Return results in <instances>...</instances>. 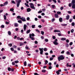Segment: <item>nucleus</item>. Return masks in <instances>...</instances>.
<instances>
[{
	"label": "nucleus",
	"mask_w": 75,
	"mask_h": 75,
	"mask_svg": "<svg viewBox=\"0 0 75 75\" xmlns=\"http://www.w3.org/2000/svg\"><path fill=\"white\" fill-rule=\"evenodd\" d=\"M72 8L74 9L75 8V0H72L71 1Z\"/></svg>",
	"instance_id": "1"
},
{
	"label": "nucleus",
	"mask_w": 75,
	"mask_h": 75,
	"mask_svg": "<svg viewBox=\"0 0 75 75\" xmlns=\"http://www.w3.org/2000/svg\"><path fill=\"white\" fill-rule=\"evenodd\" d=\"M64 58H65V57L62 55H60V56H59L58 57V59L59 61H60L61 60H63V59H64Z\"/></svg>",
	"instance_id": "2"
},
{
	"label": "nucleus",
	"mask_w": 75,
	"mask_h": 75,
	"mask_svg": "<svg viewBox=\"0 0 75 75\" xmlns=\"http://www.w3.org/2000/svg\"><path fill=\"white\" fill-rule=\"evenodd\" d=\"M15 1L17 2V7H19V6H20V3L21 2V0H16Z\"/></svg>",
	"instance_id": "3"
},
{
	"label": "nucleus",
	"mask_w": 75,
	"mask_h": 75,
	"mask_svg": "<svg viewBox=\"0 0 75 75\" xmlns=\"http://www.w3.org/2000/svg\"><path fill=\"white\" fill-rule=\"evenodd\" d=\"M29 5H30V8H31L33 9V10H35V7H34V5L33 3H30Z\"/></svg>",
	"instance_id": "4"
},
{
	"label": "nucleus",
	"mask_w": 75,
	"mask_h": 75,
	"mask_svg": "<svg viewBox=\"0 0 75 75\" xmlns=\"http://www.w3.org/2000/svg\"><path fill=\"white\" fill-rule=\"evenodd\" d=\"M39 50L40 51V54H41V55H42V54H43V48H39Z\"/></svg>",
	"instance_id": "5"
},
{
	"label": "nucleus",
	"mask_w": 75,
	"mask_h": 75,
	"mask_svg": "<svg viewBox=\"0 0 75 75\" xmlns=\"http://www.w3.org/2000/svg\"><path fill=\"white\" fill-rule=\"evenodd\" d=\"M25 19V18L23 17H22V18H20V20H21L23 21H25L26 20Z\"/></svg>",
	"instance_id": "6"
},
{
	"label": "nucleus",
	"mask_w": 75,
	"mask_h": 75,
	"mask_svg": "<svg viewBox=\"0 0 75 75\" xmlns=\"http://www.w3.org/2000/svg\"><path fill=\"white\" fill-rule=\"evenodd\" d=\"M26 28H27V26L26 24H24L23 26V29L24 31H25L26 30Z\"/></svg>",
	"instance_id": "7"
},
{
	"label": "nucleus",
	"mask_w": 75,
	"mask_h": 75,
	"mask_svg": "<svg viewBox=\"0 0 75 75\" xmlns=\"http://www.w3.org/2000/svg\"><path fill=\"white\" fill-rule=\"evenodd\" d=\"M29 37L30 38H31L32 40H34V37H31V34H30L29 35Z\"/></svg>",
	"instance_id": "8"
},
{
	"label": "nucleus",
	"mask_w": 75,
	"mask_h": 75,
	"mask_svg": "<svg viewBox=\"0 0 75 75\" xmlns=\"http://www.w3.org/2000/svg\"><path fill=\"white\" fill-rule=\"evenodd\" d=\"M53 44L54 45H58V43L56 42H54Z\"/></svg>",
	"instance_id": "9"
},
{
	"label": "nucleus",
	"mask_w": 75,
	"mask_h": 75,
	"mask_svg": "<svg viewBox=\"0 0 75 75\" xmlns=\"http://www.w3.org/2000/svg\"><path fill=\"white\" fill-rule=\"evenodd\" d=\"M54 33H58V32H60L61 33L60 30H54Z\"/></svg>",
	"instance_id": "10"
},
{
	"label": "nucleus",
	"mask_w": 75,
	"mask_h": 75,
	"mask_svg": "<svg viewBox=\"0 0 75 75\" xmlns=\"http://www.w3.org/2000/svg\"><path fill=\"white\" fill-rule=\"evenodd\" d=\"M7 4H8V1H6L4 3V5L5 6L7 5Z\"/></svg>",
	"instance_id": "11"
},
{
	"label": "nucleus",
	"mask_w": 75,
	"mask_h": 75,
	"mask_svg": "<svg viewBox=\"0 0 75 75\" xmlns=\"http://www.w3.org/2000/svg\"><path fill=\"white\" fill-rule=\"evenodd\" d=\"M54 16L55 18H58L59 17L57 13L55 14Z\"/></svg>",
	"instance_id": "12"
},
{
	"label": "nucleus",
	"mask_w": 75,
	"mask_h": 75,
	"mask_svg": "<svg viewBox=\"0 0 75 75\" xmlns=\"http://www.w3.org/2000/svg\"><path fill=\"white\" fill-rule=\"evenodd\" d=\"M14 25L15 27H18V23H14Z\"/></svg>",
	"instance_id": "13"
},
{
	"label": "nucleus",
	"mask_w": 75,
	"mask_h": 75,
	"mask_svg": "<svg viewBox=\"0 0 75 75\" xmlns=\"http://www.w3.org/2000/svg\"><path fill=\"white\" fill-rule=\"evenodd\" d=\"M66 19L67 20H69V15H67L66 16Z\"/></svg>",
	"instance_id": "14"
},
{
	"label": "nucleus",
	"mask_w": 75,
	"mask_h": 75,
	"mask_svg": "<svg viewBox=\"0 0 75 75\" xmlns=\"http://www.w3.org/2000/svg\"><path fill=\"white\" fill-rule=\"evenodd\" d=\"M27 12H30L31 11V9L30 8H28L27 9Z\"/></svg>",
	"instance_id": "15"
},
{
	"label": "nucleus",
	"mask_w": 75,
	"mask_h": 75,
	"mask_svg": "<svg viewBox=\"0 0 75 75\" xmlns=\"http://www.w3.org/2000/svg\"><path fill=\"white\" fill-rule=\"evenodd\" d=\"M60 22H62V18H60L59 19Z\"/></svg>",
	"instance_id": "16"
},
{
	"label": "nucleus",
	"mask_w": 75,
	"mask_h": 75,
	"mask_svg": "<svg viewBox=\"0 0 75 75\" xmlns=\"http://www.w3.org/2000/svg\"><path fill=\"white\" fill-rule=\"evenodd\" d=\"M61 40H62V41H65V40H66V38H61Z\"/></svg>",
	"instance_id": "17"
},
{
	"label": "nucleus",
	"mask_w": 75,
	"mask_h": 75,
	"mask_svg": "<svg viewBox=\"0 0 75 75\" xmlns=\"http://www.w3.org/2000/svg\"><path fill=\"white\" fill-rule=\"evenodd\" d=\"M61 25L62 26L65 27V26H67V24H62Z\"/></svg>",
	"instance_id": "18"
},
{
	"label": "nucleus",
	"mask_w": 75,
	"mask_h": 75,
	"mask_svg": "<svg viewBox=\"0 0 75 75\" xmlns=\"http://www.w3.org/2000/svg\"><path fill=\"white\" fill-rule=\"evenodd\" d=\"M48 63V62L47 60H46L45 61V65H47V64Z\"/></svg>",
	"instance_id": "19"
},
{
	"label": "nucleus",
	"mask_w": 75,
	"mask_h": 75,
	"mask_svg": "<svg viewBox=\"0 0 75 75\" xmlns=\"http://www.w3.org/2000/svg\"><path fill=\"white\" fill-rule=\"evenodd\" d=\"M24 65L25 66H27V62L26 61L24 62Z\"/></svg>",
	"instance_id": "20"
},
{
	"label": "nucleus",
	"mask_w": 75,
	"mask_h": 75,
	"mask_svg": "<svg viewBox=\"0 0 75 75\" xmlns=\"http://www.w3.org/2000/svg\"><path fill=\"white\" fill-rule=\"evenodd\" d=\"M10 11H13V12H14V8H11L10 10Z\"/></svg>",
	"instance_id": "21"
},
{
	"label": "nucleus",
	"mask_w": 75,
	"mask_h": 75,
	"mask_svg": "<svg viewBox=\"0 0 75 75\" xmlns=\"http://www.w3.org/2000/svg\"><path fill=\"white\" fill-rule=\"evenodd\" d=\"M8 34L9 35H11V32H10V31H8Z\"/></svg>",
	"instance_id": "22"
},
{
	"label": "nucleus",
	"mask_w": 75,
	"mask_h": 75,
	"mask_svg": "<svg viewBox=\"0 0 75 75\" xmlns=\"http://www.w3.org/2000/svg\"><path fill=\"white\" fill-rule=\"evenodd\" d=\"M25 6H26L27 7H29V5H28V4H27L26 3H25Z\"/></svg>",
	"instance_id": "23"
},
{
	"label": "nucleus",
	"mask_w": 75,
	"mask_h": 75,
	"mask_svg": "<svg viewBox=\"0 0 75 75\" xmlns=\"http://www.w3.org/2000/svg\"><path fill=\"white\" fill-rule=\"evenodd\" d=\"M30 32V30H28L26 32L27 34H28Z\"/></svg>",
	"instance_id": "24"
},
{
	"label": "nucleus",
	"mask_w": 75,
	"mask_h": 75,
	"mask_svg": "<svg viewBox=\"0 0 75 75\" xmlns=\"http://www.w3.org/2000/svg\"><path fill=\"white\" fill-rule=\"evenodd\" d=\"M8 71H11V67H8Z\"/></svg>",
	"instance_id": "25"
},
{
	"label": "nucleus",
	"mask_w": 75,
	"mask_h": 75,
	"mask_svg": "<svg viewBox=\"0 0 75 75\" xmlns=\"http://www.w3.org/2000/svg\"><path fill=\"white\" fill-rule=\"evenodd\" d=\"M4 19L5 20H6V19L7 17H6V15H4Z\"/></svg>",
	"instance_id": "26"
},
{
	"label": "nucleus",
	"mask_w": 75,
	"mask_h": 75,
	"mask_svg": "<svg viewBox=\"0 0 75 75\" xmlns=\"http://www.w3.org/2000/svg\"><path fill=\"white\" fill-rule=\"evenodd\" d=\"M11 71H12V72H13L14 71V68H12L11 69Z\"/></svg>",
	"instance_id": "27"
},
{
	"label": "nucleus",
	"mask_w": 75,
	"mask_h": 75,
	"mask_svg": "<svg viewBox=\"0 0 75 75\" xmlns=\"http://www.w3.org/2000/svg\"><path fill=\"white\" fill-rule=\"evenodd\" d=\"M17 18L18 19H19V18H20H20H21V16H17Z\"/></svg>",
	"instance_id": "28"
},
{
	"label": "nucleus",
	"mask_w": 75,
	"mask_h": 75,
	"mask_svg": "<svg viewBox=\"0 0 75 75\" xmlns=\"http://www.w3.org/2000/svg\"><path fill=\"white\" fill-rule=\"evenodd\" d=\"M42 72H46V70L45 69H43L42 70Z\"/></svg>",
	"instance_id": "29"
},
{
	"label": "nucleus",
	"mask_w": 75,
	"mask_h": 75,
	"mask_svg": "<svg viewBox=\"0 0 75 75\" xmlns=\"http://www.w3.org/2000/svg\"><path fill=\"white\" fill-rule=\"evenodd\" d=\"M18 23H22V21H21V20H19L18 21Z\"/></svg>",
	"instance_id": "30"
},
{
	"label": "nucleus",
	"mask_w": 75,
	"mask_h": 75,
	"mask_svg": "<svg viewBox=\"0 0 75 75\" xmlns=\"http://www.w3.org/2000/svg\"><path fill=\"white\" fill-rule=\"evenodd\" d=\"M24 45V43L21 42L20 43V46H22V45Z\"/></svg>",
	"instance_id": "31"
},
{
	"label": "nucleus",
	"mask_w": 75,
	"mask_h": 75,
	"mask_svg": "<svg viewBox=\"0 0 75 75\" xmlns=\"http://www.w3.org/2000/svg\"><path fill=\"white\" fill-rule=\"evenodd\" d=\"M35 31H37V32H38V33H40V30H38V29H36Z\"/></svg>",
	"instance_id": "32"
},
{
	"label": "nucleus",
	"mask_w": 75,
	"mask_h": 75,
	"mask_svg": "<svg viewBox=\"0 0 75 75\" xmlns=\"http://www.w3.org/2000/svg\"><path fill=\"white\" fill-rule=\"evenodd\" d=\"M71 25L72 26H75V23H74V22L72 23Z\"/></svg>",
	"instance_id": "33"
},
{
	"label": "nucleus",
	"mask_w": 75,
	"mask_h": 75,
	"mask_svg": "<svg viewBox=\"0 0 75 75\" xmlns=\"http://www.w3.org/2000/svg\"><path fill=\"white\" fill-rule=\"evenodd\" d=\"M47 48H45L43 49V50H44V51H47Z\"/></svg>",
	"instance_id": "34"
},
{
	"label": "nucleus",
	"mask_w": 75,
	"mask_h": 75,
	"mask_svg": "<svg viewBox=\"0 0 75 75\" xmlns=\"http://www.w3.org/2000/svg\"><path fill=\"white\" fill-rule=\"evenodd\" d=\"M35 27V25H33L32 26V28H34Z\"/></svg>",
	"instance_id": "35"
},
{
	"label": "nucleus",
	"mask_w": 75,
	"mask_h": 75,
	"mask_svg": "<svg viewBox=\"0 0 75 75\" xmlns=\"http://www.w3.org/2000/svg\"><path fill=\"white\" fill-rule=\"evenodd\" d=\"M48 68L49 69H52V67L51 66H49Z\"/></svg>",
	"instance_id": "36"
},
{
	"label": "nucleus",
	"mask_w": 75,
	"mask_h": 75,
	"mask_svg": "<svg viewBox=\"0 0 75 75\" xmlns=\"http://www.w3.org/2000/svg\"><path fill=\"white\" fill-rule=\"evenodd\" d=\"M8 46H10V47H12V43H10L8 45Z\"/></svg>",
	"instance_id": "37"
},
{
	"label": "nucleus",
	"mask_w": 75,
	"mask_h": 75,
	"mask_svg": "<svg viewBox=\"0 0 75 75\" xmlns=\"http://www.w3.org/2000/svg\"><path fill=\"white\" fill-rule=\"evenodd\" d=\"M55 5H52V7L53 8H55Z\"/></svg>",
	"instance_id": "38"
},
{
	"label": "nucleus",
	"mask_w": 75,
	"mask_h": 75,
	"mask_svg": "<svg viewBox=\"0 0 75 75\" xmlns=\"http://www.w3.org/2000/svg\"><path fill=\"white\" fill-rule=\"evenodd\" d=\"M19 62V61H18L17 60V61H15V63H16V64H17V63H18V62Z\"/></svg>",
	"instance_id": "39"
},
{
	"label": "nucleus",
	"mask_w": 75,
	"mask_h": 75,
	"mask_svg": "<svg viewBox=\"0 0 75 75\" xmlns=\"http://www.w3.org/2000/svg\"><path fill=\"white\" fill-rule=\"evenodd\" d=\"M31 35L32 37H34V36H35V35H34V33H32L31 34Z\"/></svg>",
	"instance_id": "40"
},
{
	"label": "nucleus",
	"mask_w": 75,
	"mask_h": 75,
	"mask_svg": "<svg viewBox=\"0 0 75 75\" xmlns=\"http://www.w3.org/2000/svg\"><path fill=\"white\" fill-rule=\"evenodd\" d=\"M12 65H15L16 64L15 63V62H12Z\"/></svg>",
	"instance_id": "41"
},
{
	"label": "nucleus",
	"mask_w": 75,
	"mask_h": 75,
	"mask_svg": "<svg viewBox=\"0 0 75 75\" xmlns=\"http://www.w3.org/2000/svg\"><path fill=\"white\" fill-rule=\"evenodd\" d=\"M57 14H61V12L58 11L57 12Z\"/></svg>",
	"instance_id": "42"
},
{
	"label": "nucleus",
	"mask_w": 75,
	"mask_h": 75,
	"mask_svg": "<svg viewBox=\"0 0 75 75\" xmlns=\"http://www.w3.org/2000/svg\"><path fill=\"white\" fill-rule=\"evenodd\" d=\"M70 53L68 51L66 53V54L67 55H70Z\"/></svg>",
	"instance_id": "43"
},
{
	"label": "nucleus",
	"mask_w": 75,
	"mask_h": 75,
	"mask_svg": "<svg viewBox=\"0 0 75 75\" xmlns=\"http://www.w3.org/2000/svg\"><path fill=\"white\" fill-rule=\"evenodd\" d=\"M41 34L42 35H44V32L43 31H41Z\"/></svg>",
	"instance_id": "44"
},
{
	"label": "nucleus",
	"mask_w": 75,
	"mask_h": 75,
	"mask_svg": "<svg viewBox=\"0 0 75 75\" xmlns=\"http://www.w3.org/2000/svg\"><path fill=\"white\" fill-rule=\"evenodd\" d=\"M11 3H13V4H16V3L15 2V1H14L13 0L11 1Z\"/></svg>",
	"instance_id": "45"
},
{
	"label": "nucleus",
	"mask_w": 75,
	"mask_h": 75,
	"mask_svg": "<svg viewBox=\"0 0 75 75\" xmlns=\"http://www.w3.org/2000/svg\"><path fill=\"white\" fill-rule=\"evenodd\" d=\"M13 48H17V46L15 45H14L13 46Z\"/></svg>",
	"instance_id": "46"
},
{
	"label": "nucleus",
	"mask_w": 75,
	"mask_h": 75,
	"mask_svg": "<svg viewBox=\"0 0 75 75\" xmlns=\"http://www.w3.org/2000/svg\"><path fill=\"white\" fill-rule=\"evenodd\" d=\"M52 38L53 39V40H55V38H56V37H55V36H53L52 37Z\"/></svg>",
	"instance_id": "47"
},
{
	"label": "nucleus",
	"mask_w": 75,
	"mask_h": 75,
	"mask_svg": "<svg viewBox=\"0 0 75 75\" xmlns=\"http://www.w3.org/2000/svg\"><path fill=\"white\" fill-rule=\"evenodd\" d=\"M42 11H39L38 12V14H40V13H42Z\"/></svg>",
	"instance_id": "48"
},
{
	"label": "nucleus",
	"mask_w": 75,
	"mask_h": 75,
	"mask_svg": "<svg viewBox=\"0 0 75 75\" xmlns=\"http://www.w3.org/2000/svg\"><path fill=\"white\" fill-rule=\"evenodd\" d=\"M66 47H69V45L68 44V43H67L66 44Z\"/></svg>",
	"instance_id": "49"
},
{
	"label": "nucleus",
	"mask_w": 75,
	"mask_h": 75,
	"mask_svg": "<svg viewBox=\"0 0 75 75\" xmlns=\"http://www.w3.org/2000/svg\"><path fill=\"white\" fill-rule=\"evenodd\" d=\"M55 20V19L54 18H52V22H54Z\"/></svg>",
	"instance_id": "50"
},
{
	"label": "nucleus",
	"mask_w": 75,
	"mask_h": 75,
	"mask_svg": "<svg viewBox=\"0 0 75 75\" xmlns=\"http://www.w3.org/2000/svg\"><path fill=\"white\" fill-rule=\"evenodd\" d=\"M28 67H31V65L30 64H28Z\"/></svg>",
	"instance_id": "51"
},
{
	"label": "nucleus",
	"mask_w": 75,
	"mask_h": 75,
	"mask_svg": "<svg viewBox=\"0 0 75 75\" xmlns=\"http://www.w3.org/2000/svg\"><path fill=\"white\" fill-rule=\"evenodd\" d=\"M53 58L52 57H50V61H52V60H53Z\"/></svg>",
	"instance_id": "52"
},
{
	"label": "nucleus",
	"mask_w": 75,
	"mask_h": 75,
	"mask_svg": "<svg viewBox=\"0 0 75 75\" xmlns=\"http://www.w3.org/2000/svg\"><path fill=\"white\" fill-rule=\"evenodd\" d=\"M72 19H70L69 20V22H70V23H71V22H72Z\"/></svg>",
	"instance_id": "53"
},
{
	"label": "nucleus",
	"mask_w": 75,
	"mask_h": 75,
	"mask_svg": "<svg viewBox=\"0 0 75 75\" xmlns=\"http://www.w3.org/2000/svg\"><path fill=\"white\" fill-rule=\"evenodd\" d=\"M56 74H57V75H59V71H57Z\"/></svg>",
	"instance_id": "54"
},
{
	"label": "nucleus",
	"mask_w": 75,
	"mask_h": 75,
	"mask_svg": "<svg viewBox=\"0 0 75 75\" xmlns=\"http://www.w3.org/2000/svg\"><path fill=\"white\" fill-rule=\"evenodd\" d=\"M72 44H73V43L72 42H70L69 43V45L70 46L72 45Z\"/></svg>",
	"instance_id": "55"
},
{
	"label": "nucleus",
	"mask_w": 75,
	"mask_h": 75,
	"mask_svg": "<svg viewBox=\"0 0 75 75\" xmlns=\"http://www.w3.org/2000/svg\"><path fill=\"white\" fill-rule=\"evenodd\" d=\"M11 50L12 51H14V49L12 47H11Z\"/></svg>",
	"instance_id": "56"
},
{
	"label": "nucleus",
	"mask_w": 75,
	"mask_h": 75,
	"mask_svg": "<svg viewBox=\"0 0 75 75\" xmlns=\"http://www.w3.org/2000/svg\"><path fill=\"white\" fill-rule=\"evenodd\" d=\"M45 42H48V40L46 39H45Z\"/></svg>",
	"instance_id": "57"
},
{
	"label": "nucleus",
	"mask_w": 75,
	"mask_h": 75,
	"mask_svg": "<svg viewBox=\"0 0 75 75\" xmlns=\"http://www.w3.org/2000/svg\"><path fill=\"white\" fill-rule=\"evenodd\" d=\"M49 64V65L50 66H51V65H52V63H51V62H49L48 63Z\"/></svg>",
	"instance_id": "58"
},
{
	"label": "nucleus",
	"mask_w": 75,
	"mask_h": 75,
	"mask_svg": "<svg viewBox=\"0 0 75 75\" xmlns=\"http://www.w3.org/2000/svg\"><path fill=\"white\" fill-rule=\"evenodd\" d=\"M71 4H72V3H69V7H71Z\"/></svg>",
	"instance_id": "59"
},
{
	"label": "nucleus",
	"mask_w": 75,
	"mask_h": 75,
	"mask_svg": "<svg viewBox=\"0 0 75 75\" xmlns=\"http://www.w3.org/2000/svg\"><path fill=\"white\" fill-rule=\"evenodd\" d=\"M57 34L59 36H61V33H58Z\"/></svg>",
	"instance_id": "60"
},
{
	"label": "nucleus",
	"mask_w": 75,
	"mask_h": 75,
	"mask_svg": "<svg viewBox=\"0 0 75 75\" xmlns=\"http://www.w3.org/2000/svg\"><path fill=\"white\" fill-rule=\"evenodd\" d=\"M74 29H71V33H73L74 32Z\"/></svg>",
	"instance_id": "61"
},
{
	"label": "nucleus",
	"mask_w": 75,
	"mask_h": 75,
	"mask_svg": "<svg viewBox=\"0 0 75 75\" xmlns=\"http://www.w3.org/2000/svg\"><path fill=\"white\" fill-rule=\"evenodd\" d=\"M19 29L18 28H16L15 29V30L16 31H18Z\"/></svg>",
	"instance_id": "62"
},
{
	"label": "nucleus",
	"mask_w": 75,
	"mask_h": 75,
	"mask_svg": "<svg viewBox=\"0 0 75 75\" xmlns=\"http://www.w3.org/2000/svg\"><path fill=\"white\" fill-rule=\"evenodd\" d=\"M35 43L36 44H38V42H37V41H35Z\"/></svg>",
	"instance_id": "63"
},
{
	"label": "nucleus",
	"mask_w": 75,
	"mask_h": 75,
	"mask_svg": "<svg viewBox=\"0 0 75 75\" xmlns=\"http://www.w3.org/2000/svg\"><path fill=\"white\" fill-rule=\"evenodd\" d=\"M1 28H4V25H1Z\"/></svg>",
	"instance_id": "64"
}]
</instances>
